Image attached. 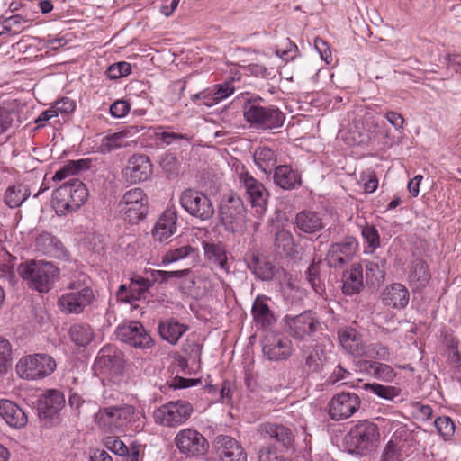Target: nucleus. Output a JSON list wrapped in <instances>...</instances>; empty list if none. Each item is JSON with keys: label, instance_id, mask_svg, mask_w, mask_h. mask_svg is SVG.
<instances>
[{"label": "nucleus", "instance_id": "1", "mask_svg": "<svg viewBox=\"0 0 461 461\" xmlns=\"http://www.w3.org/2000/svg\"><path fill=\"white\" fill-rule=\"evenodd\" d=\"M16 271L30 289L41 294L49 293L59 276V269L44 260H26L18 265Z\"/></svg>", "mask_w": 461, "mask_h": 461}, {"label": "nucleus", "instance_id": "2", "mask_svg": "<svg viewBox=\"0 0 461 461\" xmlns=\"http://www.w3.org/2000/svg\"><path fill=\"white\" fill-rule=\"evenodd\" d=\"M88 190L77 178L64 183L52 193V206L59 216L77 211L86 201Z\"/></svg>", "mask_w": 461, "mask_h": 461}, {"label": "nucleus", "instance_id": "3", "mask_svg": "<svg viewBox=\"0 0 461 461\" xmlns=\"http://www.w3.org/2000/svg\"><path fill=\"white\" fill-rule=\"evenodd\" d=\"M287 334L297 341H315L322 334V324L313 311H303L300 314L284 317Z\"/></svg>", "mask_w": 461, "mask_h": 461}, {"label": "nucleus", "instance_id": "4", "mask_svg": "<svg viewBox=\"0 0 461 461\" xmlns=\"http://www.w3.org/2000/svg\"><path fill=\"white\" fill-rule=\"evenodd\" d=\"M245 121L257 130H275L285 122V113L276 106H262L257 101L246 100L242 106Z\"/></svg>", "mask_w": 461, "mask_h": 461}, {"label": "nucleus", "instance_id": "5", "mask_svg": "<svg viewBox=\"0 0 461 461\" xmlns=\"http://www.w3.org/2000/svg\"><path fill=\"white\" fill-rule=\"evenodd\" d=\"M139 417L136 408L131 404L109 406L99 409L95 415L97 426L105 432L124 429Z\"/></svg>", "mask_w": 461, "mask_h": 461}, {"label": "nucleus", "instance_id": "6", "mask_svg": "<svg viewBox=\"0 0 461 461\" xmlns=\"http://www.w3.org/2000/svg\"><path fill=\"white\" fill-rule=\"evenodd\" d=\"M56 366L52 357L39 353L23 357L16 364V372L23 379L39 380L51 375Z\"/></svg>", "mask_w": 461, "mask_h": 461}, {"label": "nucleus", "instance_id": "7", "mask_svg": "<svg viewBox=\"0 0 461 461\" xmlns=\"http://www.w3.org/2000/svg\"><path fill=\"white\" fill-rule=\"evenodd\" d=\"M380 434L375 423L364 420L358 421L348 431L346 439L360 454L372 452L377 446Z\"/></svg>", "mask_w": 461, "mask_h": 461}, {"label": "nucleus", "instance_id": "8", "mask_svg": "<svg viewBox=\"0 0 461 461\" xmlns=\"http://www.w3.org/2000/svg\"><path fill=\"white\" fill-rule=\"evenodd\" d=\"M179 203L189 215L202 221L211 220L215 212L211 198L195 188L184 190L180 194Z\"/></svg>", "mask_w": 461, "mask_h": 461}, {"label": "nucleus", "instance_id": "9", "mask_svg": "<svg viewBox=\"0 0 461 461\" xmlns=\"http://www.w3.org/2000/svg\"><path fill=\"white\" fill-rule=\"evenodd\" d=\"M194 412L193 405L185 400L170 401L154 411L153 417L158 425L174 428L187 421Z\"/></svg>", "mask_w": 461, "mask_h": 461}, {"label": "nucleus", "instance_id": "10", "mask_svg": "<svg viewBox=\"0 0 461 461\" xmlns=\"http://www.w3.org/2000/svg\"><path fill=\"white\" fill-rule=\"evenodd\" d=\"M240 186L244 190L248 201L258 218L267 212L269 193L265 185L256 179L249 171L243 170L238 174Z\"/></svg>", "mask_w": 461, "mask_h": 461}, {"label": "nucleus", "instance_id": "11", "mask_svg": "<svg viewBox=\"0 0 461 461\" xmlns=\"http://www.w3.org/2000/svg\"><path fill=\"white\" fill-rule=\"evenodd\" d=\"M148 196L140 187L127 191L122 197L118 207L123 219L130 224H137L148 213Z\"/></svg>", "mask_w": 461, "mask_h": 461}, {"label": "nucleus", "instance_id": "12", "mask_svg": "<svg viewBox=\"0 0 461 461\" xmlns=\"http://www.w3.org/2000/svg\"><path fill=\"white\" fill-rule=\"evenodd\" d=\"M65 403L63 393L57 389H49L40 395L37 401V411L44 426L50 427L60 422V411L65 407Z\"/></svg>", "mask_w": 461, "mask_h": 461}, {"label": "nucleus", "instance_id": "13", "mask_svg": "<svg viewBox=\"0 0 461 461\" xmlns=\"http://www.w3.org/2000/svg\"><path fill=\"white\" fill-rule=\"evenodd\" d=\"M174 443L179 453L185 457L202 456L209 447L205 437L192 428L180 429L174 438Z\"/></svg>", "mask_w": 461, "mask_h": 461}, {"label": "nucleus", "instance_id": "14", "mask_svg": "<svg viewBox=\"0 0 461 461\" xmlns=\"http://www.w3.org/2000/svg\"><path fill=\"white\" fill-rule=\"evenodd\" d=\"M257 434L265 444H277L283 450H294V435L292 429L283 424L265 422L261 423Z\"/></svg>", "mask_w": 461, "mask_h": 461}, {"label": "nucleus", "instance_id": "15", "mask_svg": "<svg viewBox=\"0 0 461 461\" xmlns=\"http://www.w3.org/2000/svg\"><path fill=\"white\" fill-rule=\"evenodd\" d=\"M360 404V397L356 393H339L330 399L328 404L329 417L336 421L348 419L359 410Z\"/></svg>", "mask_w": 461, "mask_h": 461}, {"label": "nucleus", "instance_id": "16", "mask_svg": "<svg viewBox=\"0 0 461 461\" xmlns=\"http://www.w3.org/2000/svg\"><path fill=\"white\" fill-rule=\"evenodd\" d=\"M116 336L122 342L133 348H149L153 343L150 335L139 321H129L119 325L116 329Z\"/></svg>", "mask_w": 461, "mask_h": 461}, {"label": "nucleus", "instance_id": "17", "mask_svg": "<svg viewBox=\"0 0 461 461\" xmlns=\"http://www.w3.org/2000/svg\"><path fill=\"white\" fill-rule=\"evenodd\" d=\"M94 299L93 290L88 286H84L80 290L63 294L58 300V305L65 313L78 314L83 312Z\"/></svg>", "mask_w": 461, "mask_h": 461}, {"label": "nucleus", "instance_id": "18", "mask_svg": "<svg viewBox=\"0 0 461 461\" xmlns=\"http://www.w3.org/2000/svg\"><path fill=\"white\" fill-rule=\"evenodd\" d=\"M262 351L270 361L285 360L292 354V342L286 337L267 334L262 340Z\"/></svg>", "mask_w": 461, "mask_h": 461}, {"label": "nucleus", "instance_id": "19", "mask_svg": "<svg viewBox=\"0 0 461 461\" xmlns=\"http://www.w3.org/2000/svg\"><path fill=\"white\" fill-rule=\"evenodd\" d=\"M123 368L122 352L113 345H105L98 352L93 369L95 373L108 375Z\"/></svg>", "mask_w": 461, "mask_h": 461}, {"label": "nucleus", "instance_id": "20", "mask_svg": "<svg viewBox=\"0 0 461 461\" xmlns=\"http://www.w3.org/2000/svg\"><path fill=\"white\" fill-rule=\"evenodd\" d=\"M246 210L242 200L234 194L223 199L220 205L219 214L226 229H234V225L241 222Z\"/></svg>", "mask_w": 461, "mask_h": 461}, {"label": "nucleus", "instance_id": "21", "mask_svg": "<svg viewBox=\"0 0 461 461\" xmlns=\"http://www.w3.org/2000/svg\"><path fill=\"white\" fill-rule=\"evenodd\" d=\"M358 242L353 237H347L340 242L331 244L328 252L330 266L337 267L347 264L355 254Z\"/></svg>", "mask_w": 461, "mask_h": 461}, {"label": "nucleus", "instance_id": "22", "mask_svg": "<svg viewBox=\"0 0 461 461\" xmlns=\"http://www.w3.org/2000/svg\"><path fill=\"white\" fill-rule=\"evenodd\" d=\"M124 174L131 184L148 180L152 174L149 158L142 154L133 155L128 161Z\"/></svg>", "mask_w": 461, "mask_h": 461}, {"label": "nucleus", "instance_id": "23", "mask_svg": "<svg viewBox=\"0 0 461 461\" xmlns=\"http://www.w3.org/2000/svg\"><path fill=\"white\" fill-rule=\"evenodd\" d=\"M215 443L216 453L221 461H247V453L235 438L219 435Z\"/></svg>", "mask_w": 461, "mask_h": 461}, {"label": "nucleus", "instance_id": "24", "mask_svg": "<svg viewBox=\"0 0 461 461\" xmlns=\"http://www.w3.org/2000/svg\"><path fill=\"white\" fill-rule=\"evenodd\" d=\"M202 247L207 261L226 274L230 272V263L228 259L226 245L223 242L203 240Z\"/></svg>", "mask_w": 461, "mask_h": 461}, {"label": "nucleus", "instance_id": "25", "mask_svg": "<svg viewBox=\"0 0 461 461\" xmlns=\"http://www.w3.org/2000/svg\"><path fill=\"white\" fill-rule=\"evenodd\" d=\"M356 366L359 372L365 373L370 377L381 380L384 383L393 382L397 375L391 366L381 361L362 359L358 360Z\"/></svg>", "mask_w": 461, "mask_h": 461}, {"label": "nucleus", "instance_id": "26", "mask_svg": "<svg viewBox=\"0 0 461 461\" xmlns=\"http://www.w3.org/2000/svg\"><path fill=\"white\" fill-rule=\"evenodd\" d=\"M177 212L176 208L167 209L158 218L152 229V237L156 241L165 242L176 233Z\"/></svg>", "mask_w": 461, "mask_h": 461}, {"label": "nucleus", "instance_id": "27", "mask_svg": "<svg viewBox=\"0 0 461 461\" xmlns=\"http://www.w3.org/2000/svg\"><path fill=\"white\" fill-rule=\"evenodd\" d=\"M275 249L282 257L300 259L303 248L294 242L292 232L285 229H278L275 234Z\"/></svg>", "mask_w": 461, "mask_h": 461}, {"label": "nucleus", "instance_id": "28", "mask_svg": "<svg viewBox=\"0 0 461 461\" xmlns=\"http://www.w3.org/2000/svg\"><path fill=\"white\" fill-rule=\"evenodd\" d=\"M381 300L386 306L397 310L404 309L410 301V292L404 285L393 283L384 288Z\"/></svg>", "mask_w": 461, "mask_h": 461}, {"label": "nucleus", "instance_id": "29", "mask_svg": "<svg viewBox=\"0 0 461 461\" xmlns=\"http://www.w3.org/2000/svg\"><path fill=\"white\" fill-rule=\"evenodd\" d=\"M35 249L41 254L51 258H65L68 257L67 250L62 242L57 237L48 232H43L36 237Z\"/></svg>", "mask_w": 461, "mask_h": 461}, {"label": "nucleus", "instance_id": "30", "mask_svg": "<svg viewBox=\"0 0 461 461\" xmlns=\"http://www.w3.org/2000/svg\"><path fill=\"white\" fill-rule=\"evenodd\" d=\"M0 416L14 429H22L28 422L25 411L14 402L7 399H0Z\"/></svg>", "mask_w": 461, "mask_h": 461}, {"label": "nucleus", "instance_id": "31", "mask_svg": "<svg viewBox=\"0 0 461 461\" xmlns=\"http://www.w3.org/2000/svg\"><path fill=\"white\" fill-rule=\"evenodd\" d=\"M295 230L305 234H316L324 228L321 215L311 210L299 212L294 219Z\"/></svg>", "mask_w": 461, "mask_h": 461}, {"label": "nucleus", "instance_id": "32", "mask_svg": "<svg viewBox=\"0 0 461 461\" xmlns=\"http://www.w3.org/2000/svg\"><path fill=\"white\" fill-rule=\"evenodd\" d=\"M339 344L345 351L355 357H361L366 344L362 343L361 335L352 327H344L338 330Z\"/></svg>", "mask_w": 461, "mask_h": 461}, {"label": "nucleus", "instance_id": "33", "mask_svg": "<svg viewBox=\"0 0 461 461\" xmlns=\"http://www.w3.org/2000/svg\"><path fill=\"white\" fill-rule=\"evenodd\" d=\"M273 179L274 183L284 190H294L302 185L301 174L287 165L275 167Z\"/></svg>", "mask_w": 461, "mask_h": 461}, {"label": "nucleus", "instance_id": "34", "mask_svg": "<svg viewBox=\"0 0 461 461\" xmlns=\"http://www.w3.org/2000/svg\"><path fill=\"white\" fill-rule=\"evenodd\" d=\"M342 292L346 295H354L363 289V267L359 263H354L343 273Z\"/></svg>", "mask_w": 461, "mask_h": 461}, {"label": "nucleus", "instance_id": "35", "mask_svg": "<svg viewBox=\"0 0 461 461\" xmlns=\"http://www.w3.org/2000/svg\"><path fill=\"white\" fill-rule=\"evenodd\" d=\"M366 282L371 285H379L385 278L387 260L375 255L370 260H365Z\"/></svg>", "mask_w": 461, "mask_h": 461}, {"label": "nucleus", "instance_id": "36", "mask_svg": "<svg viewBox=\"0 0 461 461\" xmlns=\"http://www.w3.org/2000/svg\"><path fill=\"white\" fill-rule=\"evenodd\" d=\"M267 296L258 295L251 308V314L256 324L260 325L263 329L269 328L276 322L275 315L267 303Z\"/></svg>", "mask_w": 461, "mask_h": 461}, {"label": "nucleus", "instance_id": "37", "mask_svg": "<svg viewBox=\"0 0 461 461\" xmlns=\"http://www.w3.org/2000/svg\"><path fill=\"white\" fill-rule=\"evenodd\" d=\"M31 195L30 188L23 183L9 185L4 194V203L11 209L20 207Z\"/></svg>", "mask_w": 461, "mask_h": 461}, {"label": "nucleus", "instance_id": "38", "mask_svg": "<svg viewBox=\"0 0 461 461\" xmlns=\"http://www.w3.org/2000/svg\"><path fill=\"white\" fill-rule=\"evenodd\" d=\"M188 327L171 318L159 323L158 332L161 338L168 343L175 345L186 332Z\"/></svg>", "mask_w": 461, "mask_h": 461}, {"label": "nucleus", "instance_id": "39", "mask_svg": "<svg viewBox=\"0 0 461 461\" xmlns=\"http://www.w3.org/2000/svg\"><path fill=\"white\" fill-rule=\"evenodd\" d=\"M253 159L258 167L265 174H270L276 167V154L268 147H258L253 154Z\"/></svg>", "mask_w": 461, "mask_h": 461}, {"label": "nucleus", "instance_id": "40", "mask_svg": "<svg viewBox=\"0 0 461 461\" xmlns=\"http://www.w3.org/2000/svg\"><path fill=\"white\" fill-rule=\"evenodd\" d=\"M32 21L31 18L27 16H23L21 14H12L10 16L3 15L0 17V24L2 25V31H0V35L3 34H10V35H17L21 33Z\"/></svg>", "mask_w": 461, "mask_h": 461}, {"label": "nucleus", "instance_id": "41", "mask_svg": "<svg viewBox=\"0 0 461 461\" xmlns=\"http://www.w3.org/2000/svg\"><path fill=\"white\" fill-rule=\"evenodd\" d=\"M247 266L259 279L269 281L275 276L274 266L270 262H265L255 253L246 258Z\"/></svg>", "mask_w": 461, "mask_h": 461}, {"label": "nucleus", "instance_id": "42", "mask_svg": "<svg viewBox=\"0 0 461 461\" xmlns=\"http://www.w3.org/2000/svg\"><path fill=\"white\" fill-rule=\"evenodd\" d=\"M430 276L429 266L424 260L416 258L412 261L409 273L411 284L415 285L416 288H422L429 283Z\"/></svg>", "mask_w": 461, "mask_h": 461}, {"label": "nucleus", "instance_id": "43", "mask_svg": "<svg viewBox=\"0 0 461 461\" xmlns=\"http://www.w3.org/2000/svg\"><path fill=\"white\" fill-rule=\"evenodd\" d=\"M68 334L73 343L83 348L88 346L95 338L94 329L85 322L71 325Z\"/></svg>", "mask_w": 461, "mask_h": 461}, {"label": "nucleus", "instance_id": "44", "mask_svg": "<svg viewBox=\"0 0 461 461\" xmlns=\"http://www.w3.org/2000/svg\"><path fill=\"white\" fill-rule=\"evenodd\" d=\"M197 257L196 249L189 244L181 245L179 247L170 248L161 258V264L166 266L183 260L187 258Z\"/></svg>", "mask_w": 461, "mask_h": 461}, {"label": "nucleus", "instance_id": "45", "mask_svg": "<svg viewBox=\"0 0 461 461\" xmlns=\"http://www.w3.org/2000/svg\"><path fill=\"white\" fill-rule=\"evenodd\" d=\"M106 375L107 378L103 382L104 385L114 388L119 392H127L132 384L129 374L124 372L123 368L121 370H114Z\"/></svg>", "mask_w": 461, "mask_h": 461}, {"label": "nucleus", "instance_id": "46", "mask_svg": "<svg viewBox=\"0 0 461 461\" xmlns=\"http://www.w3.org/2000/svg\"><path fill=\"white\" fill-rule=\"evenodd\" d=\"M290 450L278 448L275 444H263L258 447V461H292L286 455Z\"/></svg>", "mask_w": 461, "mask_h": 461}, {"label": "nucleus", "instance_id": "47", "mask_svg": "<svg viewBox=\"0 0 461 461\" xmlns=\"http://www.w3.org/2000/svg\"><path fill=\"white\" fill-rule=\"evenodd\" d=\"M391 351L389 348L381 342L366 344L361 352V357H366L371 360L390 361Z\"/></svg>", "mask_w": 461, "mask_h": 461}, {"label": "nucleus", "instance_id": "48", "mask_svg": "<svg viewBox=\"0 0 461 461\" xmlns=\"http://www.w3.org/2000/svg\"><path fill=\"white\" fill-rule=\"evenodd\" d=\"M361 235L367 245L365 253L373 254L380 246L381 239L378 230L374 225L364 224L360 226Z\"/></svg>", "mask_w": 461, "mask_h": 461}, {"label": "nucleus", "instance_id": "49", "mask_svg": "<svg viewBox=\"0 0 461 461\" xmlns=\"http://www.w3.org/2000/svg\"><path fill=\"white\" fill-rule=\"evenodd\" d=\"M363 388L387 401H393L401 393V390L398 387L384 385L378 383L365 384Z\"/></svg>", "mask_w": 461, "mask_h": 461}, {"label": "nucleus", "instance_id": "50", "mask_svg": "<svg viewBox=\"0 0 461 461\" xmlns=\"http://www.w3.org/2000/svg\"><path fill=\"white\" fill-rule=\"evenodd\" d=\"M125 134L122 131L109 134L102 138L101 142L97 148L98 151L102 154L109 153L124 146L123 141Z\"/></svg>", "mask_w": 461, "mask_h": 461}, {"label": "nucleus", "instance_id": "51", "mask_svg": "<svg viewBox=\"0 0 461 461\" xmlns=\"http://www.w3.org/2000/svg\"><path fill=\"white\" fill-rule=\"evenodd\" d=\"M406 456L407 455L402 451L396 441L392 438L386 444L380 461H403Z\"/></svg>", "mask_w": 461, "mask_h": 461}, {"label": "nucleus", "instance_id": "52", "mask_svg": "<svg viewBox=\"0 0 461 461\" xmlns=\"http://www.w3.org/2000/svg\"><path fill=\"white\" fill-rule=\"evenodd\" d=\"M434 425L445 440L450 439L456 430L455 423L448 416L438 417L434 421Z\"/></svg>", "mask_w": 461, "mask_h": 461}, {"label": "nucleus", "instance_id": "53", "mask_svg": "<svg viewBox=\"0 0 461 461\" xmlns=\"http://www.w3.org/2000/svg\"><path fill=\"white\" fill-rule=\"evenodd\" d=\"M104 446L115 455L124 456L129 447L116 436H107L103 439Z\"/></svg>", "mask_w": 461, "mask_h": 461}, {"label": "nucleus", "instance_id": "54", "mask_svg": "<svg viewBox=\"0 0 461 461\" xmlns=\"http://www.w3.org/2000/svg\"><path fill=\"white\" fill-rule=\"evenodd\" d=\"M298 51L299 50L296 44L287 38L284 42L283 47H277L275 52L277 57L287 62L294 60L296 58Z\"/></svg>", "mask_w": 461, "mask_h": 461}, {"label": "nucleus", "instance_id": "55", "mask_svg": "<svg viewBox=\"0 0 461 461\" xmlns=\"http://www.w3.org/2000/svg\"><path fill=\"white\" fill-rule=\"evenodd\" d=\"M131 65L126 61L112 64L108 67L106 75L110 79H118L130 75Z\"/></svg>", "mask_w": 461, "mask_h": 461}, {"label": "nucleus", "instance_id": "56", "mask_svg": "<svg viewBox=\"0 0 461 461\" xmlns=\"http://www.w3.org/2000/svg\"><path fill=\"white\" fill-rule=\"evenodd\" d=\"M234 86L232 82L227 81L221 84H217L213 86V89L211 90L214 101V104H218L219 102L226 99L230 95H231L234 93Z\"/></svg>", "mask_w": 461, "mask_h": 461}, {"label": "nucleus", "instance_id": "57", "mask_svg": "<svg viewBox=\"0 0 461 461\" xmlns=\"http://www.w3.org/2000/svg\"><path fill=\"white\" fill-rule=\"evenodd\" d=\"M15 113L10 109L0 107V143L3 142L2 136L12 127Z\"/></svg>", "mask_w": 461, "mask_h": 461}, {"label": "nucleus", "instance_id": "58", "mask_svg": "<svg viewBox=\"0 0 461 461\" xmlns=\"http://www.w3.org/2000/svg\"><path fill=\"white\" fill-rule=\"evenodd\" d=\"M359 180L363 183L364 190L367 194L374 193L378 187V178L372 170L363 172Z\"/></svg>", "mask_w": 461, "mask_h": 461}, {"label": "nucleus", "instance_id": "59", "mask_svg": "<svg viewBox=\"0 0 461 461\" xmlns=\"http://www.w3.org/2000/svg\"><path fill=\"white\" fill-rule=\"evenodd\" d=\"M53 108L56 111L57 115L60 114H70L76 109V102L69 97H62L56 101L53 104Z\"/></svg>", "mask_w": 461, "mask_h": 461}, {"label": "nucleus", "instance_id": "60", "mask_svg": "<svg viewBox=\"0 0 461 461\" xmlns=\"http://www.w3.org/2000/svg\"><path fill=\"white\" fill-rule=\"evenodd\" d=\"M183 352L191 359H200L202 354V345L193 339H186L182 345Z\"/></svg>", "mask_w": 461, "mask_h": 461}, {"label": "nucleus", "instance_id": "61", "mask_svg": "<svg viewBox=\"0 0 461 461\" xmlns=\"http://www.w3.org/2000/svg\"><path fill=\"white\" fill-rule=\"evenodd\" d=\"M131 110V104L125 100H117L110 106V113L114 118L125 117Z\"/></svg>", "mask_w": 461, "mask_h": 461}, {"label": "nucleus", "instance_id": "62", "mask_svg": "<svg viewBox=\"0 0 461 461\" xmlns=\"http://www.w3.org/2000/svg\"><path fill=\"white\" fill-rule=\"evenodd\" d=\"M191 100L194 104L199 105L212 106L214 104L212 91L210 89L203 90L191 96Z\"/></svg>", "mask_w": 461, "mask_h": 461}, {"label": "nucleus", "instance_id": "63", "mask_svg": "<svg viewBox=\"0 0 461 461\" xmlns=\"http://www.w3.org/2000/svg\"><path fill=\"white\" fill-rule=\"evenodd\" d=\"M249 72L255 76L263 78H271L274 77V69L272 68H267L260 64H249L248 66Z\"/></svg>", "mask_w": 461, "mask_h": 461}, {"label": "nucleus", "instance_id": "64", "mask_svg": "<svg viewBox=\"0 0 461 461\" xmlns=\"http://www.w3.org/2000/svg\"><path fill=\"white\" fill-rule=\"evenodd\" d=\"M314 48L323 61H325L327 64L331 61V51L325 41L319 37L315 38Z\"/></svg>", "mask_w": 461, "mask_h": 461}]
</instances>
